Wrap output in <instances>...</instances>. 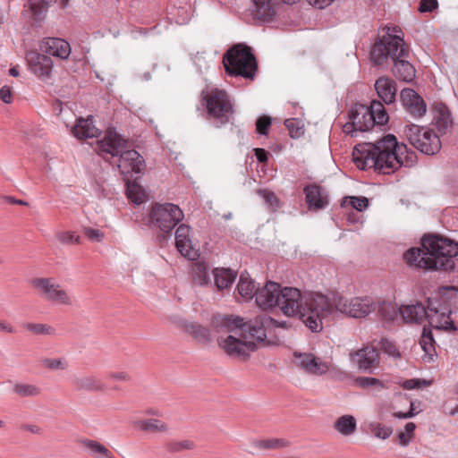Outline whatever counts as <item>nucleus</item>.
<instances>
[{
	"label": "nucleus",
	"mask_w": 458,
	"mask_h": 458,
	"mask_svg": "<svg viewBox=\"0 0 458 458\" xmlns=\"http://www.w3.org/2000/svg\"><path fill=\"white\" fill-rule=\"evenodd\" d=\"M284 323L259 315L254 319L244 321L239 316H225L216 326L218 346L230 357L246 360L259 345L270 344L267 334L276 327H284Z\"/></svg>",
	"instance_id": "1"
},
{
	"label": "nucleus",
	"mask_w": 458,
	"mask_h": 458,
	"mask_svg": "<svg viewBox=\"0 0 458 458\" xmlns=\"http://www.w3.org/2000/svg\"><path fill=\"white\" fill-rule=\"evenodd\" d=\"M414 157V153L408 151L405 144H399L393 134H387L375 143L358 144L352 152L358 168H375L384 174H392L403 165H411Z\"/></svg>",
	"instance_id": "2"
},
{
	"label": "nucleus",
	"mask_w": 458,
	"mask_h": 458,
	"mask_svg": "<svg viewBox=\"0 0 458 458\" xmlns=\"http://www.w3.org/2000/svg\"><path fill=\"white\" fill-rule=\"evenodd\" d=\"M277 298L276 307L284 315L299 316L313 332H318L323 328V319L327 318V314L330 310L327 295L313 293L302 297L297 288L280 286Z\"/></svg>",
	"instance_id": "3"
},
{
	"label": "nucleus",
	"mask_w": 458,
	"mask_h": 458,
	"mask_svg": "<svg viewBox=\"0 0 458 458\" xmlns=\"http://www.w3.org/2000/svg\"><path fill=\"white\" fill-rule=\"evenodd\" d=\"M424 250L411 248L403 254L410 266L423 269L449 270L454 267L453 258L458 255V243L436 235L422 239Z\"/></svg>",
	"instance_id": "4"
},
{
	"label": "nucleus",
	"mask_w": 458,
	"mask_h": 458,
	"mask_svg": "<svg viewBox=\"0 0 458 458\" xmlns=\"http://www.w3.org/2000/svg\"><path fill=\"white\" fill-rule=\"evenodd\" d=\"M409 55V47L400 36L386 33L375 42L370 51V59L381 65L388 59L394 62L393 72L400 81L410 82L416 76L415 68L405 60Z\"/></svg>",
	"instance_id": "5"
},
{
	"label": "nucleus",
	"mask_w": 458,
	"mask_h": 458,
	"mask_svg": "<svg viewBox=\"0 0 458 458\" xmlns=\"http://www.w3.org/2000/svg\"><path fill=\"white\" fill-rule=\"evenodd\" d=\"M127 146L126 140L108 130L104 139L98 141L96 151L105 159L120 155L117 165L123 174H140L145 168L144 159L136 150H126Z\"/></svg>",
	"instance_id": "6"
},
{
	"label": "nucleus",
	"mask_w": 458,
	"mask_h": 458,
	"mask_svg": "<svg viewBox=\"0 0 458 458\" xmlns=\"http://www.w3.org/2000/svg\"><path fill=\"white\" fill-rule=\"evenodd\" d=\"M223 64L228 74L247 79H253L258 68L251 48L241 43L227 50L223 57Z\"/></svg>",
	"instance_id": "7"
},
{
	"label": "nucleus",
	"mask_w": 458,
	"mask_h": 458,
	"mask_svg": "<svg viewBox=\"0 0 458 458\" xmlns=\"http://www.w3.org/2000/svg\"><path fill=\"white\" fill-rule=\"evenodd\" d=\"M201 100L205 105L208 117L225 124L233 114V104L227 92L217 88L203 91Z\"/></svg>",
	"instance_id": "8"
},
{
	"label": "nucleus",
	"mask_w": 458,
	"mask_h": 458,
	"mask_svg": "<svg viewBox=\"0 0 458 458\" xmlns=\"http://www.w3.org/2000/svg\"><path fill=\"white\" fill-rule=\"evenodd\" d=\"M327 301L330 306L327 318L335 311L353 318H363L375 309L374 302L369 297H356L348 300L338 294H333L331 298L327 296Z\"/></svg>",
	"instance_id": "9"
},
{
	"label": "nucleus",
	"mask_w": 458,
	"mask_h": 458,
	"mask_svg": "<svg viewBox=\"0 0 458 458\" xmlns=\"http://www.w3.org/2000/svg\"><path fill=\"white\" fill-rule=\"evenodd\" d=\"M30 285L39 297L52 304L64 306L73 304L71 293L53 277H35L31 279Z\"/></svg>",
	"instance_id": "10"
},
{
	"label": "nucleus",
	"mask_w": 458,
	"mask_h": 458,
	"mask_svg": "<svg viewBox=\"0 0 458 458\" xmlns=\"http://www.w3.org/2000/svg\"><path fill=\"white\" fill-rule=\"evenodd\" d=\"M403 134L411 145L424 154L434 155L440 150L439 137L428 128L408 124L403 130Z\"/></svg>",
	"instance_id": "11"
},
{
	"label": "nucleus",
	"mask_w": 458,
	"mask_h": 458,
	"mask_svg": "<svg viewBox=\"0 0 458 458\" xmlns=\"http://www.w3.org/2000/svg\"><path fill=\"white\" fill-rule=\"evenodd\" d=\"M182 218L181 208L172 203L155 204L149 212L150 223L164 233H169Z\"/></svg>",
	"instance_id": "12"
},
{
	"label": "nucleus",
	"mask_w": 458,
	"mask_h": 458,
	"mask_svg": "<svg viewBox=\"0 0 458 458\" xmlns=\"http://www.w3.org/2000/svg\"><path fill=\"white\" fill-rule=\"evenodd\" d=\"M451 311L438 301L428 300L427 320L431 327L437 331L454 330L453 320L450 318Z\"/></svg>",
	"instance_id": "13"
},
{
	"label": "nucleus",
	"mask_w": 458,
	"mask_h": 458,
	"mask_svg": "<svg viewBox=\"0 0 458 458\" xmlns=\"http://www.w3.org/2000/svg\"><path fill=\"white\" fill-rule=\"evenodd\" d=\"M373 126L371 115H369L368 106L360 105L352 110L350 122L344 125L343 131L344 133L355 137L358 131H369Z\"/></svg>",
	"instance_id": "14"
},
{
	"label": "nucleus",
	"mask_w": 458,
	"mask_h": 458,
	"mask_svg": "<svg viewBox=\"0 0 458 458\" xmlns=\"http://www.w3.org/2000/svg\"><path fill=\"white\" fill-rule=\"evenodd\" d=\"M349 356L358 369L365 372H371L379 366V352L371 344L350 352Z\"/></svg>",
	"instance_id": "15"
},
{
	"label": "nucleus",
	"mask_w": 458,
	"mask_h": 458,
	"mask_svg": "<svg viewBox=\"0 0 458 458\" xmlns=\"http://www.w3.org/2000/svg\"><path fill=\"white\" fill-rule=\"evenodd\" d=\"M26 60L33 74L42 81L49 79L54 66L49 56L36 51H30L26 55Z\"/></svg>",
	"instance_id": "16"
},
{
	"label": "nucleus",
	"mask_w": 458,
	"mask_h": 458,
	"mask_svg": "<svg viewBox=\"0 0 458 458\" xmlns=\"http://www.w3.org/2000/svg\"><path fill=\"white\" fill-rule=\"evenodd\" d=\"M389 308L392 310L393 315L387 319H394V316L400 313L404 322L421 324L428 318V307L426 308L420 302L401 306L398 310L394 307Z\"/></svg>",
	"instance_id": "17"
},
{
	"label": "nucleus",
	"mask_w": 458,
	"mask_h": 458,
	"mask_svg": "<svg viewBox=\"0 0 458 458\" xmlns=\"http://www.w3.org/2000/svg\"><path fill=\"white\" fill-rule=\"evenodd\" d=\"M401 101L405 110L414 118L422 117L427 111L423 98L413 89L406 88L401 91Z\"/></svg>",
	"instance_id": "18"
},
{
	"label": "nucleus",
	"mask_w": 458,
	"mask_h": 458,
	"mask_svg": "<svg viewBox=\"0 0 458 458\" xmlns=\"http://www.w3.org/2000/svg\"><path fill=\"white\" fill-rule=\"evenodd\" d=\"M72 386L77 392L102 393L106 390L105 382L95 374H82L74 376Z\"/></svg>",
	"instance_id": "19"
},
{
	"label": "nucleus",
	"mask_w": 458,
	"mask_h": 458,
	"mask_svg": "<svg viewBox=\"0 0 458 458\" xmlns=\"http://www.w3.org/2000/svg\"><path fill=\"white\" fill-rule=\"evenodd\" d=\"M295 363L304 371L313 375H324L330 368V363L322 360L312 353H302L295 356Z\"/></svg>",
	"instance_id": "20"
},
{
	"label": "nucleus",
	"mask_w": 458,
	"mask_h": 458,
	"mask_svg": "<svg viewBox=\"0 0 458 458\" xmlns=\"http://www.w3.org/2000/svg\"><path fill=\"white\" fill-rule=\"evenodd\" d=\"M280 286L276 283L268 282L264 287L258 289L255 294L258 306L264 310L276 307Z\"/></svg>",
	"instance_id": "21"
},
{
	"label": "nucleus",
	"mask_w": 458,
	"mask_h": 458,
	"mask_svg": "<svg viewBox=\"0 0 458 458\" xmlns=\"http://www.w3.org/2000/svg\"><path fill=\"white\" fill-rule=\"evenodd\" d=\"M175 245L178 251L190 259H194L197 256V251L191 245L190 239V227L184 224L178 226L175 231Z\"/></svg>",
	"instance_id": "22"
},
{
	"label": "nucleus",
	"mask_w": 458,
	"mask_h": 458,
	"mask_svg": "<svg viewBox=\"0 0 458 458\" xmlns=\"http://www.w3.org/2000/svg\"><path fill=\"white\" fill-rule=\"evenodd\" d=\"M43 47L46 53L64 60L67 59L71 54L70 44L59 38H45Z\"/></svg>",
	"instance_id": "23"
},
{
	"label": "nucleus",
	"mask_w": 458,
	"mask_h": 458,
	"mask_svg": "<svg viewBox=\"0 0 458 458\" xmlns=\"http://www.w3.org/2000/svg\"><path fill=\"white\" fill-rule=\"evenodd\" d=\"M375 89L377 96L386 103L392 104L396 98V85L389 77H379L375 82Z\"/></svg>",
	"instance_id": "24"
},
{
	"label": "nucleus",
	"mask_w": 458,
	"mask_h": 458,
	"mask_svg": "<svg viewBox=\"0 0 458 458\" xmlns=\"http://www.w3.org/2000/svg\"><path fill=\"white\" fill-rule=\"evenodd\" d=\"M304 193L310 209H321L327 205V196L320 186L317 184L307 185L304 188Z\"/></svg>",
	"instance_id": "25"
},
{
	"label": "nucleus",
	"mask_w": 458,
	"mask_h": 458,
	"mask_svg": "<svg viewBox=\"0 0 458 458\" xmlns=\"http://www.w3.org/2000/svg\"><path fill=\"white\" fill-rule=\"evenodd\" d=\"M72 134L81 140L96 138L100 131L93 124L91 118H79L72 129Z\"/></svg>",
	"instance_id": "26"
},
{
	"label": "nucleus",
	"mask_w": 458,
	"mask_h": 458,
	"mask_svg": "<svg viewBox=\"0 0 458 458\" xmlns=\"http://www.w3.org/2000/svg\"><path fill=\"white\" fill-rule=\"evenodd\" d=\"M57 2L61 7H65L69 0H30L28 6L36 21H40L45 19L48 5L52 3Z\"/></svg>",
	"instance_id": "27"
},
{
	"label": "nucleus",
	"mask_w": 458,
	"mask_h": 458,
	"mask_svg": "<svg viewBox=\"0 0 458 458\" xmlns=\"http://www.w3.org/2000/svg\"><path fill=\"white\" fill-rule=\"evenodd\" d=\"M79 444L83 446L93 458H114V453L97 440L82 438L79 440Z\"/></svg>",
	"instance_id": "28"
},
{
	"label": "nucleus",
	"mask_w": 458,
	"mask_h": 458,
	"mask_svg": "<svg viewBox=\"0 0 458 458\" xmlns=\"http://www.w3.org/2000/svg\"><path fill=\"white\" fill-rule=\"evenodd\" d=\"M209 266L204 261H197L192 264L191 275L193 284L197 285H208L210 284Z\"/></svg>",
	"instance_id": "29"
},
{
	"label": "nucleus",
	"mask_w": 458,
	"mask_h": 458,
	"mask_svg": "<svg viewBox=\"0 0 458 458\" xmlns=\"http://www.w3.org/2000/svg\"><path fill=\"white\" fill-rule=\"evenodd\" d=\"M215 285L218 291L230 287L236 278V273L225 267H216L213 270Z\"/></svg>",
	"instance_id": "30"
},
{
	"label": "nucleus",
	"mask_w": 458,
	"mask_h": 458,
	"mask_svg": "<svg viewBox=\"0 0 458 458\" xmlns=\"http://www.w3.org/2000/svg\"><path fill=\"white\" fill-rule=\"evenodd\" d=\"M134 424L139 429L148 433H165L169 429L167 423L157 419L139 420Z\"/></svg>",
	"instance_id": "31"
},
{
	"label": "nucleus",
	"mask_w": 458,
	"mask_h": 458,
	"mask_svg": "<svg viewBox=\"0 0 458 458\" xmlns=\"http://www.w3.org/2000/svg\"><path fill=\"white\" fill-rule=\"evenodd\" d=\"M334 428L343 436H351L356 431L357 422L353 416L343 415L335 421Z\"/></svg>",
	"instance_id": "32"
},
{
	"label": "nucleus",
	"mask_w": 458,
	"mask_h": 458,
	"mask_svg": "<svg viewBox=\"0 0 458 458\" xmlns=\"http://www.w3.org/2000/svg\"><path fill=\"white\" fill-rule=\"evenodd\" d=\"M257 290L255 283L251 280L249 274L242 273L237 284L239 294L245 299H251L255 296Z\"/></svg>",
	"instance_id": "33"
},
{
	"label": "nucleus",
	"mask_w": 458,
	"mask_h": 458,
	"mask_svg": "<svg viewBox=\"0 0 458 458\" xmlns=\"http://www.w3.org/2000/svg\"><path fill=\"white\" fill-rule=\"evenodd\" d=\"M369 108V115H371L373 125L377 123L379 125L386 124L388 122L389 116L380 101L373 100Z\"/></svg>",
	"instance_id": "34"
},
{
	"label": "nucleus",
	"mask_w": 458,
	"mask_h": 458,
	"mask_svg": "<svg viewBox=\"0 0 458 458\" xmlns=\"http://www.w3.org/2000/svg\"><path fill=\"white\" fill-rule=\"evenodd\" d=\"M41 388L34 384L15 383L13 386V393L20 397H36L41 394Z\"/></svg>",
	"instance_id": "35"
},
{
	"label": "nucleus",
	"mask_w": 458,
	"mask_h": 458,
	"mask_svg": "<svg viewBox=\"0 0 458 458\" xmlns=\"http://www.w3.org/2000/svg\"><path fill=\"white\" fill-rule=\"evenodd\" d=\"M415 429L416 425L413 422H408L404 426V428L403 430H400L396 435V443L403 446L406 447L410 445V443L414 439L415 437Z\"/></svg>",
	"instance_id": "36"
},
{
	"label": "nucleus",
	"mask_w": 458,
	"mask_h": 458,
	"mask_svg": "<svg viewBox=\"0 0 458 458\" xmlns=\"http://www.w3.org/2000/svg\"><path fill=\"white\" fill-rule=\"evenodd\" d=\"M273 0H252L256 14L262 20H269L274 15Z\"/></svg>",
	"instance_id": "37"
},
{
	"label": "nucleus",
	"mask_w": 458,
	"mask_h": 458,
	"mask_svg": "<svg viewBox=\"0 0 458 458\" xmlns=\"http://www.w3.org/2000/svg\"><path fill=\"white\" fill-rule=\"evenodd\" d=\"M22 327L35 335H55L56 334L55 327L43 323H24Z\"/></svg>",
	"instance_id": "38"
},
{
	"label": "nucleus",
	"mask_w": 458,
	"mask_h": 458,
	"mask_svg": "<svg viewBox=\"0 0 458 458\" xmlns=\"http://www.w3.org/2000/svg\"><path fill=\"white\" fill-rule=\"evenodd\" d=\"M127 197L136 204H141L146 199V194L143 188L135 182H127Z\"/></svg>",
	"instance_id": "39"
},
{
	"label": "nucleus",
	"mask_w": 458,
	"mask_h": 458,
	"mask_svg": "<svg viewBox=\"0 0 458 458\" xmlns=\"http://www.w3.org/2000/svg\"><path fill=\"white\" fill-rule=\"evenodd\" d=\"M41 365L52 371L66 370L69 368V362L64 358H44L41 360Z\"/></svg>",
	"instance_id": "40"
},
{
	"label": "nucleus",
	"mask_w": 458,
	"mask_h": 458,
	"mask_svg": "<svg viewBox=\"0 0 458 458\" xmlns=\"http://www.w3.org/2000/svg\"><path fill=\"white\" fill-rule=\"evenodd\" d=\"M254 446L261 450L279 449L284 447L288 443L281 438L259 439L253 443Z\"/></svg>",
	"instance_id": "41"
},
{
	"label": "nucleus",
	"mask_w": 458,
	"mask_h": 458,
	"mask_svg": "<svg viewBox=\"0 0 458 458\" xmlns=\"http://www.w3.org/2000/svg\"><path fill=\"white\" fill-rule=\"evenodd\" d=\"M371 434L377 438L386 440L393 434L392 427L386 426L379 422H372L369 426Z\"/></svg>",
	"instance_id": "42"
},
{
	"label": "nucleus",
	"mask_w": 458,
	"mask_h": 458,
	"mask_svg": "<svg viewBox=\"0 0 458 458\" xmlns=\"http://www.w3.org/2000/svg\"><path fill=\"white\" fill-rule=\"evenodd\" d=\"M420 344L427 354L429 356L433 355V352H435V340L431 330L427 329L426 327L423 328V333L420 339Z\"/></svg>",
	"instance_id": "43"
},
{
	"label": "nucleus",
	"mask_w": 458,
	"mask_h": 458,
	"mask_svg": "<svg viewBox=\"0 0 458 458\" xmlns=\"http://www.w3.org/2000/svg\"><path fill=\"white\" fill-rule=\"evenodd\" d=\"M194 447V443L191 440H174L166 443L165 448L171 453H179L185 450H191Z\"/></svg>",
	"instance_id": "44"
},
{
	"label": "nucleus",
	"mask_w": 458,
	"mask_h": 458,
	"mask_svg": "<svg viewBox=\"0 0 458 458\" xmlns=\"http://www.w3.org/2000/svg\"><path fill=\"white\" fill-rule=\"evenodd\" d=\"M434 120L440 131H445L452 123L450 114L445 106L439 109L438 114L435 115Z\"/></svg>",
	"instance_id": "45"
},
{
	"label": "nucleus",
	"mask_w": 458,
	"mask_h": 458,
	"mask_svg": "<svg viewBox=\"0 0 458 458\" xmlns=\"http://www.w3.org/2000/svg\"><path fill=\"white\" fill-rule=\"evenodd\" d=\"M257 193L265 199L273 210L279 207L280 201L275 192L268 190H258Z\"/></svg>",
	"instance_id": "46"
},
{
	"label": "nucleus",
	"mask_w": 458,
	"mask_h": 458,
	"mask_svg": "<svg viewBox=\"0 0 458 458\" xmlns=\"http://www.w3.org/2000/svg\"><path fill=\"white\" fill-rule=\"evenodd\" d=\"M354 383L357 386L361 388H369V387H383L382 382L375 377H358L355 378Z\"/></svg>",
	"instance_id": "47"
},
{
	"label": "nucleus",
	"mask_w": 458,
	"mask_h": 458,
	"mask_svg": "<svg viewBox=\"0 0 458 458\" xmlns=\"http://www.w3.org/2000/svg\"><path fill=\"white\" fill-rule=\"evenodd\" d=\"M57 240L64 244L81 243V237L76 235L74 232L64 231L56 233Z\"/></svg>",
	"instance_id": "48"
},
{
	"label": "nucleus",
	"mask_w": 458,
	"mask_h": 458,
	"mask_svg": "<svg viewBox=\"0 0 458 458\" xmlns=\"http://www.w3.org/2000/svg\"><path fill=\"white\" fill-rule=\"evenodd\" d=\"M83 233L89 241L94 242H102L105 236V233L101 230L92 227H84Z\"/></svg>",
	"instance_id": "49"
},
{
	"label": "nucleus",
	"mask_w": 458,
	"mask_h": 458,
	"mask_svg": "<svg viewBox=\"0 0 458 458\" xmlns=\"http://www.w3.org/2000/svg\"><path fill=\"white\" fill-rule=\"evenodd\" d=\"M187 331L196 338L204 339L208 336V329L199 324H190L187 326Z\"/></svg>",
	"instance_id": "50"
},
{
	"label": "nucleus",
	"mask_w": 458,
	"mask_h": 458,
	"mask_svg": "<svg viewBox=\"0 0 458 458\" xmlns=\"http://www.w3.org/2000/svg\"><path fill=\"white\" fill-rule=\"evenodd\" d=\"M299 122L296 119H286L284 125L289 130L291 137H299L303 133L302 128L299 126Z\"/></svg>",
	"instance_id": "51"
},
{
	"label": "nucleus",
	"mask_w": 458,
	"mask_h": 458,
	"mask_svg": "<svg viewBox=\"0 0 458 458\" xmlns=\"http://www.w3.org/2000/svg\"><path fill=\"white\" fill-rule=\"evenodd\" d=\"M271 125V118L267 115L260 116L256 122L257 132L262 135L267 134V131Z\"/></svg>",
	"instance_id": "52"
},
{
	"label": "nucleus",
	"mask_w": 458,
	"mask_h": 458,
	"mask_svg": "<svg viewBox=\"0 0 458 458\" xmlns=\"http://www.w3.org/2000/svg\"><path fill=\"white\" fill-rule=\"evenodd\" d=\"M349 202L358 211L364 210L369 205V200L366 197H350Z\"/></svg>",
	"instance_id": "53"
},
{
	"label": "nucleus",
	"mask_w": 458,
	"mask_h": 458,
	"mask_svg": "<svg viewBox=\"0 0 458 458\" xmlns=\"http://www.w3.org/2000/svg\"><path fill=\"white\" fill-rule=\"evenodd\" d=\"M382 350L390 356L397 357L399 356V352L395 346V344L389 340H383L381 342Z\"/></svg>",
	"instance_id": "54"
},
{
	"label": "nucleus",
	"mask_w": 458,
	"mask_h": 458,
	"mask_svg": "<svg viewBox=\"0 0 458 458\" xmlns=\"http://www.w3.org/2000/svg\"><path fill=\"white\" fill-rule=\"evenodd\" d=\"M438 6L437 0H420L419 11L420 13L432 12Z\"/></svg>",
	"instance_id": "55"
},
{
	"label": "nucleus",
	"mask_w": 458,
	"mask_h": 458,
	"mask_svg": "<svg viewBox=\"0 0 458 458\" xmlns=\"http://www.w3.org/2000/svg\"><path fill=\"white\" fill-rule=\"evenodd\" d=\"M0 99L6 103L10 104L13 101V92L9 86H3L0 89Z\"/></svg>",
	"instance_id": "56"
},
{
	"label": "nucleus",
	"mask_w": 458,
	"mask_h": 458,
	"mask_svg": "<svg viewBox=\"0 0 458 458\" xmlns=\"http://www.w3.org/2000/svg\"><path fill=\"white\" fill-rule=\"evenodd\" d=\"M0 332L6 334H15V327L6 320L0 319Z\"/></svg>",
	"instance_id": "57"
},
{
	"label": "nucleus",
	"mask_w": 458,
	"mask_h": 458,
	"mask_svg": "<svg viewBox=\"0 0 458 458\" xmlns=\"http://www.w3.org/2000/svg\"><path fill=\"white\" fill-rule=\"evenodd\" d=\"M425 382H421L420 380L419 379H409V380H406L404 383H403V387L405 389H414V388H420L421 387L422 385H424Z\"/></svg>",
	"instance_id": "58"
},
{
	"label": "nucleus",
	"mask_w": 458,
	"mask_h": 458,
	"mask_svg": "<svg viewBox=\"0 0 458 458\" xmlns=\"http://www.w3.org/2000/svg\"><path fill=\"white\" fill-rule=\"evenodd\" d=\"M110 378L114 380H119V381H129L131 377L127 372L120 371V372H113L110 374Z\"/></svg>",
	"instance_id": "59"
},
{
	"label": "nucleus",
	"mask_w": 458,
	"mask_h": 458,
	"mask_svg": "<svg viewBox=\"0 0 458 458\" xmlns=\"http://www.w3.org/2000/svg\"><path fill=\"white\" fill-rule=\"evenodd\" d=\"M394 417L399 418V419H407L411 418L414 416L413 412V403L410 402V410L407 412H402V411H395L394 412Z\"/></svg>",
	"instance_id": "60"
},
{
	"label": "nucleus",
	"mask_w": 458,
	"mask_h": 458,
	"mask_svg": "<svg viewBox=\"0 0 458 458\" xmlns=\"http://www.w3.org/2000/svg\"><path fill=\"white\" fill-rule=\"evenodd\" d=\"M255 156L257 159L261 163H264L267 160V152L263 148H255Z\"/></svg>",
	"instance_id": "61"
},
{
	"label": "nucleus",
	"mask_w": 458,
	"mask_h": 458,
	"mask_svg": "<svg viewBox=\"0 0 458 458\" xmlns=\"http://www.w3.org/2000/svg\"><path fill=\"white\" fill-rule=\"evenodd\" d=\"M6 200L9 203H12V204L23 205V206H27L28 205L27 202H25V201H23L21 199H16L13 197H6Z\"/></svg>",
	"instance_id": "62"
},
{
	"label": "nucleus",
	"mask_w": 458,
	"mask_h": 458,
	"mask_svg": "<svg viewBox=\"0 0 458 458\" xmlns=\"http://www.w3.org/2000/svg\"><path fill=\"white\" fill-rule=\"evenodd\" d=\"M9 73L10 75L13 76V77H17L19 75V72L17 70L16 67H13L9 70Z\"/></svg>",
	"instance_id": "63"
},
{
	"label": "nucleus",
	"mask_w": 458,
	"mask_h": 458,
	"mask_svg": "<svg viewBox=\"0 0 458 458\" xmlns=\"http://www.w3.org/2000/svg\"><path fill=\"white\" fill-rule=\"evenodd\" d=\"M457 412H458V405L455 407V409L454 411H450V414L454 415V414H455Z\"/></svg>",
	"instance_id": "64"
}]
</instances>
